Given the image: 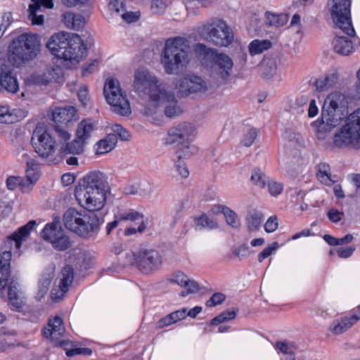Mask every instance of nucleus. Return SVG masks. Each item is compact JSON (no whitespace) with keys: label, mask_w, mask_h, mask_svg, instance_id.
Returning <instances> with one entry per match:
<instances>
[{"label":"nucleus","mask_w":360,"mask_h":360,"mask_svg":"<svg viewBox=\"0 0 360 360\" xmlns=\"http://www.w3.org/2000/svg\"><path fill=\"white\" fill-rule=\"evenodd\" d=\"M267 183L269 191L271 195H278L282 192L283 187L281 184L275 181H269V180Z\"/></svg>","instance_id":"nucleus-62"},{"label":"nucleus","mask_w":360,"mask_h":360,"mask_svg":"<svg viewBox=\"0 0 360 360\" xmlns=\"http://www.w3.org/2000/svg\"><path fill=\"white\" fill-rule=\"evenodd\" d=\"M94 130V124L89 120H83L78 125L77 137L85 143L86 140L91 136Z\"/></svg>","instance_id":"nucleus-44"},{"label":"nucleus","mask_w":360,"mask_h":360,"mask_svg":"<svg viewBox=\"0 0 360 360\" xmlns=\"http://www.w3.org/2000/svg\"><path fill=\"white\" fill-rule=\"evenodd\" d=\"M112 131L108 134L116 135V141H117V138L119 137L122 141H128L130 137V133L124 128H123L120 124H113L111 127Z\"/></svg>","instance_id":"nucleus-52"},{"label":"nucleus","mask_w":360,"mask_h":360,"mask_svg":"<svg viewBox=\"0 0 360 360\" xmlns=\"http://www.w3.org/2000/svg\"><path fill=\"white\" fill-rule=\"evenodd\" d=\"M63 79V71L60 68H48L45 72L39 76L38 82L42 84L51 82H60Z\"/></svg>","instance_id":"nucleus-35"},{"label":"nucleus","mask_w":360,"mask_h":360,"mask_svg":"<svg viewBox=\"0 0 360 360\" xmlns=\"http://www.w3.org/2000/svg\"><path fill=\"white\" fill-rule=\"evenodd\" d=\"M225 295L220 292H217L212 295V296L206 302L207 307H214L217 304L222 303L225 300Z\"/></svg>","instance_id":"nucleus-56"},{"label":"nucleus","mask_w":360,"mask_h":360,"mask_svg":"<svg viewBox=\"0 0 360 360\" xmlns=\"http://www.w3.org/2000/svg\"><path fill=\"white\" fill-rule=\"evenodd\" d=\"M65 126L56 124L54 127L55 133L61 142L65 143L70 139V134L65 128Z\"/></svg>","instance_id":"nucleus-53"},{"label":"nucleus","mask_w":360,"mask_h":360,"mask_svg":"<svg viewBox=\"0 0 360 360\" xmlns=\"http://www.w3.org/2000/svg\"><path fill=\"white\" fill-rule=\"evenodd\" d=\"M238 312V309L227 310L221 312L219 315L214 317L211 321L212 325H218L219 323L233 320L236 318Z\"/></svg>","instance_id":"nucleus-49"},{"label":"nucleus","mask_w":360,"mask_h":360,"mask_svg":"<svg viewBox=\"0 0 360 360\" xmlns=\"http://www.w3.org/2000/svg\"><path fill=\"white\" fill-rule=\"evenodd\" d=\"M278 228L277 218L271 217L264 224V229L268 233H272Z\"/></svg>","instance_id":"nucleus-64"},{"label":"nucleus","mask_w":360,"mask_h":360,"mask_svg":"<svg viewBox=\"0 0 360 360\" xmlns=\"http://www.w3.org/2000/svg\"><path fill=\"white\" fill-rule=\"evenodd\" d=\"M133 86L141 98L149 100L153 103L157 102L167 89L154 75L145 69H139L135 72Z\"/></svg>","instance_id":"nucleus-6"},{"label":"nucleus","mask_w":360,"mask_h":360,"mask_svg":"<svg viewBox=\"0 0 360 360\" xmlns=\"http://www.w3.org/2000/svg\"><path fill=\"white\" fill-rule=\"evenodd\" d=\"M225 21L217 18H210L196 27V32L201 39L210 41L212 35L214 34L218 28H224Z\"/></svg>","instance_id":"nucleus-21"},{"label":"nucleus","mask_w":360,"mask_h":360,"mask_svg":"<svg viewBox=\"0 0 360 360\" xmlns=\"http://www.w3.org/2000/svg\"><path fill=\"white\" fill-rule=\"evenodd\" d=\"M347 115L345 95L339 92L330 94L322 107L321 121L318 126V139H324V133L340 125Z\"/></svg>","instance_id":"nucleus-4"},{"label":"nucleus","mask_w":360,"mask_h":360,"mask_svg":"<svg viewBox=\"0 0 360 360\" xmlns=\"http://www.w3.org/2000/svg\"><path fill=\"white\" fill-rule=\"evenodd\" d=\"M197 150V148L195 146L191 145V142L188 143H184V145L179 146L176 151L177 158L179 160L188 158L192 155L196 153Z\"/></svg>","instance_id":"nucleus-48"},{"label":"nucleus","mask_w":360,"mask_h":360,"mask_svg":"<svg viewBox=\"0 0 360 360\" xmlns=\"http://www.w3.org/2000/svg\"><path fill=\"white\" fill-rule=\"evenodd\" d=\"M339 76L337 72H333L323 77L319 78L315 83L316 90L326 91L332 88L338 81Z\"/></svg>","instance_id":"nucleus-39"},{"label":"nucleus","mask_w":360,"mask_h":360,"mask_svg":"<svg viewBox=\"0 0 360 360\" xmlns=\"http://www.w3.org/2000/svg\"><path fill=\"white\" fill-rule=\"evenodd\" d=\"M290 163L291 162L289 157H284L279 162L281 169L288 175L293 176L295 168L290 165Z\"/></svg>","instance_id":"nucleus-57"},{"label":"nucleus","mask_w":360,"mask_h":360,"mask_svg":"<svg viewBox=\"0 0 360 360\" xmlns=\"http://www.w3.org/2000/svg\"><path fill=\"white\" fill-rule=\"evenodd\" d=\"M108 191L75 188V198L79 205L89 212L101 210L106 201Z\"/></svg>","instance_id":"nucleus-11"},{"label":"nucleus","mask_w":360,"mask_h":360,"mask_svg":"<svg viewBox=\"0 0 360 360\" xmlns=\"http://www.w3.org/2000/svg\"><path fill=\"white\" fill-rule=\"evenodd\" d=\"M262 221L263 216L260 212L255 210L249 212L245 218L248 232H257L260 229Z\"/></svg>","instance_id":"nucleus-40"},{"label":"nucleus","mask_w":360,"mask_h":360,"mask_svg":"<svg viewBox=\"0 0 360 360\" xmlns=\"http://www.w3.org/2000/svg\"><path fill=\"white\" fill-rule=\"evenodd\" d=\"M334 51L342 56H349L353 51V45L351 40L345 37L337 36L333 41Z\"/></svg>","instance_id":"nucleus-37"},{"label":"nucleus","mask_w":360,"mask_h":360,"mask_svg":"<svg viewBox=\"0 0 360 360\" xmlns=\"http://www.w3.org/2000/svg\"><path fill=\"white\" fill-rule=\"evenodd\" d=\"M41 236L57 250L63 251L71 246V241L65 233L58 219L47 224L41 231Z\"/></svg>","instance_id":"nucleus-10"},{"label":"nucleus","mask_w":360,"mask_h":360,"mask_svg":"<svg viewBox=\"0 0 360 360\" xmlns=\"http://www.w3.org/2000/svg\"><path fill=\"white\" fill-rule=\"evenodd\" d=\"M176 171L182 178H187L189 175V171L186 165L181 160L178 161L174 164Z\"/></svg>","instance_id":"nucleus-61"},{"label":"nucleus","mask_w":360,"mask_h":360,"mask_svg":"<svg viewBox=\"0 0 360 360\" xmlns=\"http://www.w3.org/2000/svg\"><path fill=\"white\" fill-rule=\"evenodd\" d=\"M257 136V131L255 129H251L245 134L242 143L245 146L250 147L253 143Z\"/></svg>","instance_id":"nucleus-55"},{"label":"nucleus","mask_w":360,"mask_h":360,"mask_svg":"<svg viewBox=\"0 0 360 360\" xmlns=\"http://www.w3.org/2000/svg\"><path fill=\"white\" fill-rule=\"evenodd\" d=\"M195 51L200 63L210 68L213 77L221 83L230 80L233 67V62L230 56L223 53H219L215 49L203 44H196Z\"/></svg>","instance_id":"nucleus-2"},{"label":"nucleus","mask_w":360,"mask_h":360,"mask_svg":"<svg viewBox=\"0 0 360 360\" xmlns=\"http://www.w3.org/2000/svg\"><path fill=\"white\" fill-rule=\"evenodd\" d=\"M186 317V309L172 312L158 321V327L162 328L175 323Z\"/></svg>","instance_id":"nucleus-41"},{"label":"nucleus","mask_w":360,"mask_h":360,"mask_svg":"<svg viewBox=\"0 0 360 360\" xmlns=\"http://www.w3.org/2000/svg\"><path fill=\"white\" fill-rule=\"evenodd\" d=\"M167 6L165 0H153L151 9L154 13H162Z\"/></svg>","instance_id":"nucleus-59"},{"label":"nucleus","mask_w":360,"mask_h":360,"mask_svg":"<svg viewBox=\"0 0 360 360\" xmlns=\"http://www.w3.org/2000/svg\"><path fill=\"white\" fill-rule=\"evenodd\" d=\"M170 283H176L181 287L186 288V291H182L180 293L181 297H185L188 294L195 293L199 291L200 288L197 282L191 280L183 272L177 271L174 273L170 278H168Z\"/></svg>","instance_id":"nucleus-22"},{"label":"nucleus","mask_w":360,"mask_h":360,"mask_svg":"<svg viewBox=\"0 0 360 360\" xmlns=\"http://www.w3.org/2000/svg\"><path fill=\"white\" fill-rule=\"evenodd\" d=\"M162 96L157 102H154L155 105H165V114L168 117H173L179 115L182 112V108L178 104L177 101L172 92L167 89Z\"/></svg>","instance_id":"nucleus-20"},{"label":"nucleus","mask_w":360,"mask_h":360,"mask_svg":"<svg viewBox=\"0 0 360 360\" xmlns=\"http://www.w3.org/2000/svg\"><path fill=\"white\" fill-rule=\"evenodd\" d=\"M65 332L62 319L55 316L49 320L46 326L43 331L44 336L52 341H57Z\"/></svg>","instance_id":"nucleus-25"},{"label":"nucleus","mask_w":360,"mask_h":360,"mask_svg":"<svg viewBox=\"0 0 360 360\" xmlns=\"http://www.w3.org/2000/svg\"><path fill=\"white\" fill-rule=\"evenodd\" d=\"M11 251H4L0 255V290L4 289L8 285V278L11 275Z\"/></svg>","instance_id":"nucleus-31"},{"label":"nucleus","mask_w":360,"mask_h":360,"mask_svg":"<svg viewBox=\"0 0 360 360\" xmlns=\"http://www.w3.org/2000/svg\"><path fill=\"white\" fill-rule=\"evenodd\" d=\"M176 89L180 96H186L191 94L206 92L210 89L202 78L196 75H187L176 82Z\"/></svg>","instance_id":"nucleus-14"},{"label":"nucleus","mask_w":360,"mask_h":360,"mask_svg":"<svg viewBox=\"0 0 360 360\" xmlns=\"http://www.w3.org/2000/svg\"><path fill=\"white\" fill-rule=\"evenodd\" d=\"M217 212H221L224 215L226 221L229 225L233 228L237 229L240 226V220L232 210L224 205H217L215 207Z\"/></svg>","instance_id":"nucleus-42"},{"label":"nucleus","mask_w":360,"mask_h":360,"mask_svg":"<svg viewBox=\"0 0 360 360\" xmlns=\"http://www.w3.org/2000/svg\"><path fill=\"white\" fill-rule=\"evenodd\" d=\"M121 220H130V221H140L141 224L138 226V231L139 233L143 232L146 226L143 220V216L135 211H130L129 212L122 214L120 215Z\"/></svg>","instance_id":"nucleus-47"},{"label":"nucleus","mask_w":360,"mask_h":360,"mask_svg":"<svg viewBox=\"0 0 360 360\" xmlns=\"http://www.w3.org/2000/svg\"><path fill=\"white\" fill-rule=\"evenodd\" d=\"M288 138L289 139L290 146H302L303 144L304 141L300 134L295 132H288Z\"/></svg>","instance_id":"nucleus-63"},{"label":"nucleus","mask_w":360,"mask_h":360,"mask_svg":"<svg viewBox=\"0 0 360 360\" xmlns=\"http://www.w3.org/2000/svg\"><path fill=\"white\" fill-rule=\"evenodd\" d=\"M271 47V42L269 40L255 39L250 42L248 46L249 52L251 56L261 54L264 51Z\"/></svg>","instance_id":"nucleus-43"},{"label":"nucleus","mask_w":360,"mask_h":360,"mask_svg":"<svg viewBox=\"0 0 360 360\" xmlns=\"http://www.w3.org/2000/svg\"><path fill=\"white\" fill-rule=\"evenodd\" d=\"M333 144L338 148H360V108L352 113L333 137Z\"/></svg>","instance_id":"nucleus-7"},{"label":"nucleus","mask_w":360,"mask_h":360,"mask_svg":"<svg viewBox=\"0 0 360 360\" xmlns=\"http://www.w3.org/2000/svg\"><path fill=\"white\" fill-rule=\"evenodd\" d=\"M196 226L200 229H214L218 227L217 223L209 218L207 215L203 214L196 220Z\"/></svg>","instance_id":"nucleus-51"},{"label":"nucleus","mask_w":360,"mask_h":360,"mask_svg":"<svg viewBox=\"0 0 360 360\" xmlns=\"http://www.w3.org/2000/svg\"><path fill=\"white\" fill-rule=\"evenodd\" d=\"M191 58V48L188 40L177 37L165 41L161 56V63L167 74L177 72L186 67Z\"/></svg>","instance_id":"nucleus-3"},{"label":"nucleus","mask_w":360,"mask_h":360,"mask_svg":"<svg viewBox=\"0 0 360 360\" xmlns=\"http://www.w3.org/2000/svg\"><path fill=\"white\" fill-rule=\"evenodd\" d=\"M195 127L190 123L184 122L169 129L165 143L167 145L176 143L179 146L191 141L195 134Z\"/></svg>","instance_id":"nucleus-15"},{"label":"nucleus","mask_w":360,"mask_h":360,"mask_svg":"<svg viewBox=\"0 0 360 360\" xmlns=\"http://www.w3.org/2000/svg\"><path fill=\"white\" fill-rule=\"evenodd\" d=\"M109 8L116 13L124 11V0H110L109 3Z\"/></svg>","instance_id":"nucleus-60"},{"label":"nucleus","mask_w":360,"mask_h":360,"mask_svg":"<svg viewBox=\"0 0 360 360\" xmlns=\"http://www.w3.org/2000/svg\"><path fill=\"white\" fill-rule=\"evenodd\" d=\"M99 227V219L96 213L83 212L76 234L80 237L89 238L98 231Z\"/></svg>","instance_id":"nucleus-18"},{"label":"nucleus","mask_w":360,"mask_h":360,"mask_svg":"<svg viewBox=\"0 0 360 360\" xmlns=\"http://www.w3.org/2000/svg\"><path fill=\"white\" fill-rule=\"evenodd\" d=\"M83 212H79L74 208H69L63 214V224L65 227L76 234L78 225Z\"/></svg>","instance_id":"nucleus-32"},{"label":"nucleus","mask_w":360,"mask_h":360,"mask_svg":"<svg viewBox=\"0 0 360 360\" xmlns=\"http://www.w3.org/2000/svg\"><path fill=\"white\" fill-rule=\"evenodd\" d=\"M135 264L143 274H150L158 270L162 264L160 254L153 249H141L134 253Z\"/></svg>","instance_id":"nucleus-12"},{"label":"nucleus","mask_w":360,"mask_h":360,"mask_svg":"<svg viewBox=\"0 0 360 360\" xmlns=\"http://www.w3.org/2000/svg\"><path fill=\"white\" fill-rule=\"evenodd\" d=\"M39 36L23 33L14 39L9 46L11 58L17 66L34 59L40 51Z\"/></svg>","instance_id":"nucleus-5"},{"label":"nucleus","mask_w":360,"mask_h":360,"mask_svg":"<svg viewBox=\"0 0 360 360\" xmlns=\"http://www.w3.org/2000/svg\"><path fill=\"white\" fill-rule=\"evenodd\" d=\"M13 20L12 14L10 12L5 13L2 16V23L0 25V38L3 35L4 31L11 23Z\"/></svg>","instance_id":"nucleus-58"},{"label":"nucleus","mask_w":360,"mask_h":360,"mask_svg":"<svg viewBox=\"0 0 360 360\" xmlns=\"http://www.w3.org/2000/svg\"><path fill=\"white\" fill-rule=\"evenodd\" d=\"M212 36L210 42L219 46H228L232 43L234 38L231 29L226 22L224 28H218L214 34Z\"/></svg>","instance_id":"nucleus-29"},{"label":"nucleus","mask_w":360,"mask_h":360,"mask_svg":"<svg viewBox=\"0 0 360 360\" xmlns=\"http://www.w3.org/2000/svg\"><path fill=\"white\" fill-rule=\"evenodd\" d=\"M46 47L53 56L65 61L68 66L77 65L87 55L83 40L75 33H56L46 43Z\"/></svg>","instance_id":"nucleus-1"},{"label":"nucleus","mask_w":360,"mask_h":360,"mask_svg":"<svg viewBox=\"0 0 360 360\" xmlns=\"http://www.w3.org/2000/svg\"><path fill=\"white\" fill-rule=\"evenodd\" d=\"M52 119L56 124L67 126L78 119L76 108L73 106L57 107L52 112Z\"/></svg>","instance_id":"nucleus-23"},{"label":"nucleus","mask_w":360,"mask_h":360,"mask_svg":"<svg viewBox=\"0 0 360 360\" xmlns=\"http://www.w3.org/2000/svg\"><path fill=\"white\" fill-rule=\"evenodd\" d=\"M27 111L21 108L10 109L8 106H0V123L13 124L27 116Z\"/></svg>","instance_id":"nucleus-28"},{"label":"nucleus","mask_w":360,"mask_h":360,"mask_svg":"<svg viewBox=\"0 0 360 360\" xmlns=\"http://www.w3.org/2000/svg\"><path fill=\"white\" fill-rule=\"evenodd\" d=\"M85 143L77 137L74 141L63 143L59 149V154L60 155H65L69 154L79 155L84 151Z\"/></svg>","instance_id":"nucleus-34"},{"label":"nucleus","mask_w":360,"mask_h":360,"mask_svg":"<svg viewBox=\"0 0 360 360\" xmlns=\"http://www.w3.org/2000/svg\"><path fill=\"white\" fill-rule=\"evenodd\" d=\"M32 143L35 152L43 158L52 156L56 150V141L51 134L39 128L33 132Z\"/></svg>","instance_id":"nucleus-13"},{"label":"nucleus","mask_w":360,"mask_h":360,"mask_svg":"<svg viewBox=\"0 0 360 360\" xmlns=\"http://www.w3.org/2000/svg\"><path fill=\"white\" fill-rule=\"evenodd\" d=\"M19 91V82L6 60L0 58V92L16 94Z\"/></svg>","instance_id":"nucleus-16"},{"label":"nucleus","mask_w":360,"mask_h":360,"mask_svg":"<svg viewBox=\"0 0 360 360\" xmlns=\"http://www.w3.org/2000/svg\"><path fill=\"white\" fill-rule=\"evenodd\" d=\"M52 278L53 274L51 272L41 276V278L39 281V290L37 293V297L39 298L43 297L48 292Z\"/></svg>","instance_id":"nucleus-46"},{"label":"nucleus","mask_w":360,"mask_h":360,"mask_svg":"<svg viewBox=\"0 0 360 360\" xmlns=\"http://www.w3.org/2000/svg\"><path fill=\"white\" fill-rule=\"evenodd\" d=\"M18 287V283L15 281H11L8 285V297L9 304L15 309H20L25 304L22 292Z\"/></svg>","instance_id":"nucleus-33"},{"label":"nucleus","mask_w":360,"mask_h":360,"mask_svg":"<svg viewBox=\"0 0 360 360\" xmlns=\"http://www.w3.org/2000/svg\"><path fill=\"white\" fill-rule=\"evenodd\" d=\"M331 16L334 23L348 36H354V29L351 20V0H333Z\"/></svg>","instance_id":"nucleus-9"},{"label":"nucleus","mask_w":360,"mask_h":360,"mask_svg":"<svg viewBox=\"0 0 360 360\" xmlns=\"http://www.w3.org/2000/svg\"><path fill=\"white\" fill-rule=\"evenodd\" d=\"M35 225V221H30L27 224L20 227L17 231L9 236L8 237L7 242L9 243H14L15 248L16 249H20L22 242L27 238L31 230L33 229Z\"/></svg>","instance_id":"nucleus-30"},{"label":"nucleus","mask_w":360,"mask_h":360,"mask_svg":"<svg viewBox=\"0 0 360 360\" xmlns=\"http://www.w3.org/2000/svg\"><path fill=\"white\" fill-rule=\"evenodd\" d=\"M360 319V307L356 314H352L349 316H345L340 319L333 321L330 326V330L334 335H340L347 331L356 322Z\"/></svg>","instance_id":"nucleus-27"},{"label":"nucleus","mask_w":360,"mask_h":360,"mask_svg":"<svg viewBox=\"0 0 360 360\" xmlns=\"http://www.w3.org/2000/svg\"><path fill=\"white\" fill-rule=\"evenodd\" d=\"M60 276V281L58 285L59 289H53L51 292L53 299L62 297L68 290V288L72 284L74 278L73 269L70 266H64L61 271Z\"/></svg>","instance_id":"nucleus-26"},{"label":"nucleus","mask_w":360,"mask_h":360,"mask_svg":"<svg viewBox=\"0 0 360 360\" xmlns=\"http://www.w3.org/2000/svg\"><path fill=\"white\" fill-rule=\"evenodd\" d=\"M278 248V243L277 242H274L270 245L264 248L257 257V260L259 262H262L264 259L269 257L274 251L277 250Z\"/></svg>","instance_id":"nucleus-54"},{"label":"nucleus","mask_w":360,"mask_h":360,"mask_svg":"<svg viewBox=\"0 0 360 360\" xmlns=\"http://www.w3.org/2000/svg\"><path fill=\"white\" fill-rule=\"evenodd\" d=\"M316 177L323 184L331 186L337 182L336 176H332L329 165L321 162L317 166Z\"/></svg>","instance_id":"nucleus-36"},{"label":"nucleus","mask_w":360,"mask_h":360,"mask_svg":"<svg viewBox=\"0 0 360 360\" xmlns=\"http://www.w3.org/2000/svg\"><path fill=\"white\" fill-rule=\"evenodd\" d=\"M103 92L107 102L114 112L122 116L131 114L129 102L125 92L121 89L118 80L108 79L105 84Z\"/></svg>","instance_id":"nucleus-8"},{"label":"nucleus","mask_w":360,"mask_h":360,"mask_svg":"<svg viewBox=\"0 0 360 360\" xmlns=\"http://www.w3.org/2000/svg\"><path fill=\"white\" fill-rule=\"evenodd\" d=\"M32 4L29 6V19L33 25H40L44 22V15L40 13L41 8H52L53 0H32Z\"/></svg>","instance_id":"nucleus-24"},{"label":"nucleus","mask_w":360,"mask_h":360,"mask_svg":"<svg viewBox=\"0 0 360 360\" xmlns=\"http://www.w3.org/2000/svg\"><path fill=\"white\" fill-rule=\"evenodd\" d=\"M266 23L272 27H281L287 22V17L283 14H275L271 12H266Z\"/></svg>","instance_id":"nucleus-45"},{"label":"nucleus","mask_w":360,"mask_h":360,"mask_svg":"<svg viewBox=\"0 0 360 360\" xmlns=\"http://www.w3.org/2000/svg\"><path fill=\"white\" fill-rule=\"evenodd\" d=\"M250 180L257 186L264 188L269 179L260 169L255 168L252 171Z\"/></svg>","instance_id":"nucleus-50"},{"label":"nucleus","mask_w":360,"mask_h":360,"mask_svg":"<svg viewBox=\"0 0 360 360\" xmlns=\"http://www.w3.org/2000/svg\"><path fill=\"white\" fill-rule=\"evenodd\" d=\"M39 178V166L34 160L27 161L26 179L21 177L19 188L22 193H30Z\"/></svg>","instance_id":"nucleus-19"},{"label":"nucleus","mask_w":360,"mask_h":360,"mask_svg":"<svg viewBox=\"0 0 360 360\" xmlns=\"http://www.w3.org/2000/svg\"><path fill=\"white\" fill-rule=\"evenodd\" d=\"M116 135L108 134L104 139L97 142L95 146L96 155H103L111 151L116 146Z\"/></svg>","instance_id":"nucleus-38"},{"label":"nucleus","mask_w":360,"mask_h":360,"mask_svg":"<svg viewBox=\"0 0 360 360\" xmlns=\"http://www.w3.org/2000/svg\"><path fill=\"white\" fill-rule=\"evenodd\" d=\"M76 188L99 191H108L109 188L105 175L99 171L88 173L79 181Z\"/></svg>","instance_id":"nucleus-17"}]
</instances>
